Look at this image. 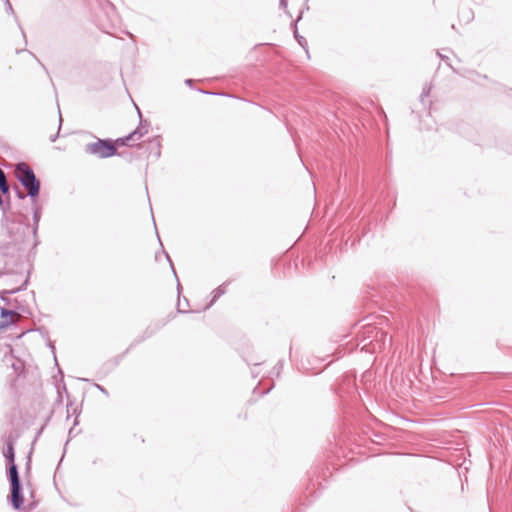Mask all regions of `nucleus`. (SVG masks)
<instances>
[{
	"label": "nucleus",
	"instance_id": "f257e3e1",
	"mask_svg": "<svg viewBox=\"0 0 512 512\" xmlns=\"http://www.w3.org/2000/svg\"><path fill=\"white\" fill-rule=\"evenodd\" d=\"M15 176L27 190V196L33 199L39 197L41 182L27 163L19 162L15 165Z\"/></svg>",
	"mask_w": 512,
	"mask_h": 512
},
{
	"label": "nucleus",
	"instance_id": "f03ea898",
	"mask_svg": "<svg viewBox=\"0 0 512 512\" xmlns=\"http://www.w3.org/2000/svg\"><path fill=\"white\" fill-rule=\"evenodd\" d=\"M97 26L104 33L113 34L119 24V17L115 7L107 2L96 15Z\"/></svg>",
	"mask_w": 512,
	"mask_h": 512
},
{
	"label": "nucleus",
	"instance_id": "7ed1b4c3",
	"mask_svg": "<svg viewBox=\"0 0 512 512\" xmlns=\"http://www.w3.org/2000/svg\"><path fill=\"white\" fill-rule=\"evenodd\" d=\"M7 479L10 485V494L8 500L15 510L21 509L24 503L23 486L19 475V470L14 467L11 469V473H7Z\"/></svg>",
	"mask_w": 512,
	"mask_h": 512
},
{
	"label": "nucleus",
	"instance_id": "20e7f679",
	"mask_svg": "<svg viewBox=\"0 0 512 512\" xmlns=\"http://www.w3.org/2000/svg\"><path fill=\"white\" fill-rule=\"evenodd\" d=\"M7 479L10 485V494L8 500L15 510L21 509L24 503L23 486L19 475V470L14 467L11 469V473H7Z\"/></svg>",
	"mask_w": 512,
	"mask_h": 512
},
{
	"label": "nucleus",
	"instance_id": "39448f33",
	"mask_svg": "<svg viewBox=\"0 0 512 512\" xmlns=\"http://www.w3.org/2000/svg\"><path fill=\"white\" fill-rule=\"evenodd\" d=\"M84 151L100 159H106L116 155V145L110 138H97L96 142L87 143Z\"/></svg>",
	"mask_w": 512,
	"mask_h": 512
},
{
	"label": "nucleus",
	"instance_id": "423d86ee",
	"mask_svg": "<svg viewBox=\"0 0 512 512\" xmlns=\"http://www.w3.org/2000/svg\"><path fill=\"white\" fill-rule=\"evenodd\" d=\"M16 436L13 434H9L4 438L5 447L3 449V456L6 460L7 471L6 473H11L12 467L18 470V466L15 463V444H16Z\"/></svg>",
	"mask_w": 512,
	"mask_h": 512
},
{
	"label": "nucleus",
	"instance_id": "0eeeda50",
	"mask_svg": "<svg viewBox=\"0 0 512 512\" xmlns=\"http://www.w3.org/2000/svg\"><path fill=\"white\" fill-rule=\"evenodd\" d=\"M32 205V214H33V224H32V234L35 239L34 246L38 245L39 241L37 239L39 222L42 215V207L38 203V198H30Z\"/></svg>",
	"mask_w": 512,
	"mask_h": 512
},
{
	"label": "nucleus",
	"instance_id": "6e6552de",
	"mask_svg": "<svg viewBox=\"0 0 512 512\" xmlns=\"http://www.w3.org/2000/svg\"><path fill=\"white\" fill-rule=\"evenodd\" d=\"M165 325V323H154V324H150L146 329L145 331L143 332V335L140 337V338H137L135 339L132 344L130 345V347L127 349V351L132 348L133 346L139 344L140 342L144 341L145 339H148L150 337H152L155 333H157L163 326Z\"/></svg>",
	"mask_w": 512,
	"mask_h": 512
},
{
	"label": "nucleus",
	"instance_id": "1a4fd4ad",
	"mask_svg": "<svg viewBox=\"0 0 512 512\" xmlns=\"http://www.w3.org/2000/svg\"><path fill=\"white\" fill-rule=\"evenodd\" d=\"M14 314V310H9L6 308L0 309V330H5L12 324V318Z\"/></svg>",
	"mask_w": 512,
	"mask_h": 512
},
{
	"label": "nucleus",
	"instance_id": "9d476101",
	"mask_svg": "<svg viewBox=\"0 0 512 512\" xmlns=\"http://www.w3.org/2000/svg\"><path fill=\"white\" fill-rule=\"evenodd\" d=\"M230 281L224 282L222 285L218 286L216 289L212 291V299L211 301L206 305L205 309H209L222 295L225 294V286L228 285Z\"/></svg>",
	"mask_w": 512,
	"mask_h": 512
},
{
	"label": "nucleus",
	"instance_id": "9b49d317",
	"mask_svg": "<svg viewBox=\"0 0 512 512\" xmlns=\"http://www.w3.org/2000/svg\"><path fill=\"white\" fill-rule=\"evenodd\" d=\"M28 281H29V277H27L25 279V281L23 282V284L20 287L15 288V289H11V290H4V291H2L0 293V299L2 301H4V302L8 303L9 302V295L15 294V293H17L19 291L24 290L26 288L27 284H28Z\"/></svg>",
	"mask_w": 512,
	"mask_h": 512
},
{
	"label": "nucleus",
	"instance_id": "f8f14e48",
	"mask_svg": "<svg viewBox=\"0 0 512 512\" xmlns=\"http://www.w3.org/2000/svg\"><path fill=\"white\" fill-rule=\"evenodd\" d=\"M136 133L137 132H131L129 133L128 135L124 136V137H119L117 138L116 140H113V142H115V145H116V149L119 147V146H132L130 144V141L132 140H135L136 139ZM116 155H118V152L116 151Z\"/></svg>",
	"mask_w": 512,
	"mask_h": 512
},
{
	"label": "nucleus",
	"instance_id": "ddd939ff",
	"mask_svg": "<svg viewBox=\"0 0 512 512\" xmlns=\"http://www.w3.org/2000/svg\"><path fill=\"white\" fill-rule=\"evenodd\" d=\"M137 110H138V114H139V117H140V124L132 132H137L136 133V139H140L142 136H144L145 134L148 133L149 123H147L146 121L143 122L141 111L138 108H137Z\"/></svg>",
	"mask_w": 512,
	"mask_h": 512
},
{
	"label": "nucleus",
	"instance_id": "4468645a",
	"mask_svg": "<svg viewBox=\"0 0 512 512\" xmlns=\"http://www.w3.org/2000/svg\"><path fill=\"white\" fill-rule=\"evenodd\" d=\"M149 147H150V151L152 152L153 150H155V156L158 158L160 157L161 155V151H160V148H161V141H160V137H153L149 140Z\"/></svg>",
	"mask_w": 512,
	"mask_h": 512
},
{
	"label": "nucleus",
	"instance_id": "2eb2a0df",
	"mask_svg": "<svg viewBox=\"0 0 512 512\" xmlns=\"http://www.w3.org/2000/svg\"><path fill=\"white\" fill-rule=\"evenodd\" d=\"M302 18V12H300L298 18L296 19L295 22L292 23V27H293V32H294V36L296 38V40L298 41V43L304 47V45L306 44V40L304 39V37L300 36L299 33H298V29H297V22Z\"/></svg>",
	"mask_w": 512,
	"mask_h": 512
},
{
	"label": "nucleus",
	"instance_id": "dca6fc26",
	"mask_svg": "<svg viewBox=\"0 0 512 512\" xmlns=\"http://www.w3.org/2000/svg\"><path fill=\"white\" fill-rule=\"evenodd\" d=\"M0 194L2 195V197H6L7 199L10 198V186H9V183L7 181V179H5L3 182L0 183Z\"/></svg>",
	"mask_w": 512,
	"mask_h": 512
},
{
	"label": "nucleus",
	"instance_id": "f3484780",
	"mask_svg": "<svg viewBox=\"0 0 512 512\" xmlns=\"http://www.w3.org/2000/svg\"><path fill=\"white\" fill-rule=\"evenodd\" d=\"M11 367L15 371L16 374L20 375L24 371V363L23 361L17 359L12 362Z\"/></svg>",
	"mask_w": 512,
	"mask_h": 512
},
{
	"label": "nucleus",
	"instance_id": "a211bd4d",
	"mask_svg": "<svg viewBox=\"0 0 512 512\" xmlns=\"http://www.w3.org/2000/svg\"><path fill=\"white\" fill-rule=\"evenodd\" d=\"M432 86L430 84H426L423 87L422 93L420 95V101L425 104V98L429 97Z\"/></svg>",
	"mask_w": 512,
	"mask_h": 512
},
{
	"label": "nucleus",
	"instance_id": "6ab92c4d",
	"mask_svg": "<svg viewBox=\"0 0 512 512\" xmlns=\"http://www.w3.org/2000/svg\"><path fill=\"white\" fill-rule=\"evenodd\" d=\"M372 332H375V335L372 336L375 340H379L381 339L383 341V344H385V341L387 339V333H385L384 331L382 330H377V329H373Z\"/></svg>",
	"mask_w": 512,
	"mask_h": 512
},
{
	"label": "nucleus",
	"instance_id": "aec40b11",
	"mask_svg": "<svg viewBox=\"0 0 512 512\" xmlns=\"http://www.w3.org/2000/svg\"><path fill=\"white\" fill-rule=\"evenodd\" d=\"M283 365H284V361L283 360H279L277 362V364L273 367L272 371H271V375H275L276 377H279L282 369H283Z\"/></svg>",
	"mask_w": 512,
	"mask_h": 512
},
{
	"label": "nucleus",
	"instance_id": "412c9836",
	"mask_svg": "<svg viewBox=\"0 0 512 512\" xmlns=\"http://www.w3.org/2000/svg\"><path fill=\"white\" fill-rule=\"evenodd\" d=\"M62 122H63L62 115H61V113L59 112V127H58V131H60V129H61ZM58 136H59V132H57V134H55V135H52V136L50 137V141H51V142H55V141H56V139L58 138Z\"/></svg>",
	"mask_w": 512,
	"mask_h": 512
},
{
	"label": "nucleus",
	"instance_id": "4be33fe9",
	"mask_svg": "<svg viewBox=\"0 0 512 512\" xmlns=\"http://www.w3.org/2000/svg\"><path fill=\"white\" fill-rule=\"evenodd\" d=\"M8 207L9 205L5 203L2 195L0 194V209L5 212L8 209Z\"/></svg>",
	"mask_w": 512,
	"mask_h": 512
},
{
	"label": "nucleus",
	"instance_id": "5701e85b",
	"mask_svg": "<svg viewBox=\"0 0 512 512\" xmlns=\"http://www.w3.org/2000/svg\"><path fill=\"white\" fill-rule=\"evenodd\" d=\"M164 253H165V256H166L167 260L170 262V266H171V268H172V271H173V273H174L175 277H177L176 271H175V269H174V266H173V263H172V261H171V258H170V256H169V254H168L167 252H165V251H164ZM176 279L178 280V278H176Z\"/></svg>",
	"mask_w": 512,
	"mask_h": 512
},
{
	"label": "nucleus",
	"instance_id": "b1692460",
	"mask_svg": "<svg viewBox=\"0 0 512 512\" xmlns=\"http://www.w3.org/2000/svg\"><path fill=\"white\" fill-rule=\"evenodd\" d=\"M5 6H6L7 12L12 13V14L14 13L12 5L9 0H5Z\"/></svg>",
	"mask_w": 512,
	"mask_h": 512
},
{
	"label": "nucleus",
	"instance_id": "393cba45",
	"mask_svg": "<svg viewBox=\"0 0 512 512\" xmlns=\"http://www.w3.org/2000/svg\"><path fill=\"white\" fill-rule=\"evenodd\" d=\"M96 387H97V389H98L101 393H103L104 395L108 396V391H107L103 386H101V385H99V384H96Z\"/></svg>",
	"mask_w": 512,
	"mask_h": 512
},
{
	"label": "nucleus",
	"instance_id": "a878e982",
	"mask_svg": "<svg viewBox=\"0 0 512 512\" xmlns=\"http://www.w3.org/2000/svg\"><path fill=\"white\" fill-rule=\"evenodd\" d=\"M466 13V21L469 22L473 18V12L470 9H468Z\"/></svg>",
	"mask_w": 512,
	"mask_h": 512
},
{
	"label": "nucleus",
	"instance_id": "bb28decb",
	"mask_svg": "<svg viewBox=\"0 0 512 512\" xmlns=\"http://www.w3.org/2000/svg\"><path fill=\"white\" fill-rule=\"evenodd\" d=\"M10 247V243H6L4 245H2L0 248L3 250V253L6 255L8 254V252H6Z\"/></svg>",
	"mask_w": 512,
	"mask_h": 512
},
{
	"label": "nucleus",
	"instance_id": "cd10ccee",
	"mask_svg": "<svg viewBox=\"0 0 512 512\" xmlns=\"http://www.w3.org/2000/svg\"><path fill=\"white\" fill-rule=\"evenodd\" d=\"M279 6H280V8L286 9L287 8V0H279Z\"/></svg>",
	"mask_w": 512,
	"mask_h": 512
},
{
	"label": "nucleus",
	"instance_id": "c85d7f7f",
	"mask_svg": "<svg viewBox=\"0 0 512 512\" xmlns=\"http://www.w3.org/2000/svg\"><path fill=\"white\" fill-rule=\"evenodd\" d=\"M6 178L4 171L0 168V183L3 182Z\"/></svg>",
	"mask_w": 512,
	"mask_h": 512
},
{
	"label": "nucleus",
	"instance_id": "c756f323",
	"mask_svg": "<svg viewBox=\"0 0 512 512\" xmlns=\"http://www.w3.org/2000/svg\"><path fill=\"white\" fill-rule=\"evenodd\" d=\"M16 194L19 199L25 198V195L18 188H16Z\"/></svg>",
	"mask_w": 512,
	"mask_h": 512
},
{
	"label": "nucleus",
	"instance_id": "7c9ffc66",
	"mask_svg": "<svg viewBox=\"0 0 512 512\" xmlns=\"http://www.w3.org/2000/svg\"><path fill=\"white\" fill-rule=\"evenodd\" d=\"M274 387V384H272L269 388H267L266 390L262 391L260 394L261 395H265V394H268L270 392V390Z\"/></svg>",
	"mask_w": 512,
	"mask_h": 512
},
{
	"label": "nucleus",
	"instance_id": "2f4dec72",
	"mask_svg": "<svg viewBox=\"0 0 512 512\" xmlns=\"http://www.w3.org/2000/svg\"><path fill=\"white\" fill-rule=\"evenodd\" d=\"M193 80L192 79H186L185 84L188 86H192Z\"/></svg>",
	"mask_w": 512,
	"mask_h": 512
},
{
	"label": "nucleus",
	"instance_id": "473e14b6",
	"mask_svg": "<svg viewBox=\"0 0 512 512\" xmlns=\"http://www.w3.org/2000/svg\"><path fill=\"white\" fill-rule=\"evenodd\" d=\"M437 54H438V56H439L442 60H444V61L448 60V57H447V56H444V55L440 54L439 52H437Z\"/></svg>",
	"mask_w": 512,
	"mask_h": 512
},
{
	"label": "nucleus",
	"instance_id": "72a5a7b5",
	"mask_svg": "<svg viewBox=\"0 0 512 512\" xmlns=\"http://www.w3.org/2000/svg\"><path fill=\"white\" fill-rule=\"evenodd\" d=\"M336 354H337V355H336V358H341V357H342V355H343L340 351H337V352H336Z\"/></svg>",
	"mask_w": 512,
	"mask_h": 512
},
{
	"label": "nucleus",
	"instance_id": "f704fd0d",
	"mask_svg": "<svg viewBox=\"0 0 512 512\" xmlns=\"http://www.w3.org/2000/svg\"><path fill=\"white\" fill-rule=\"evenodd\" d=\"M258 374H259V372H256L255 370H252V376H253V377H257V376H258Z\"/></svg>",
	"mask_w": 512,
	"mask_h": 512
},
{
	"label": "nucleus",
	"instance_id": "c9c22d12",
	"mask_svg": "<svg viewBox=\"0 0 512 512\" xmlns=\"http://www.w3.org/2000/svg\"><path fill=\"white\" fill-rule=\"evenodd\" d=\"M49 347L52 349V351L54 352V345L51 341H49Z\"/></svg>",
	"mask_w": 512,
	"mask_h": 512
},
{
	"label": "nucleus",
	"instance_id": "e433bc0d",
	"mask_svg": "<svg viewBox=\"0 0 512 512\" xmlns=\"http://www.w3.org/2000/svg\"><path fill=\"white\" fill-rule=\"evenodd\" d=\"M26 469H27V470H29V469H30V460L27 462Z\"/></svg>",
	"mask_w": 512,
	"mask_h": 512
},
{
	"label": "nucleus",
	"instance_id": "4c0bfd02",
	"mask_svg": "<svg viewBox=\"0 0 512 512\" xmlns=\"http://www.w3.org/2000/svg\"><path fill=\"white\" fill-rule=\"evenodd\" d=\"M180 289H181V285H180V283L178 282V284H177V290H178V292H180Z\"/></svg>",
	"mask_w": 512,
	"mask_h": 512
},
{
	"label": "nucleus",
	"instance_id": "58836bf2",
	"mask_svg": "<svg viewBox=\"0 0 512 512\" xmlns=\"http://www.w3.org/2000/svg\"><path fill=\"white\" fill-rule=\"evenodd\" d=\"M178 312H179V313H186V311H185V310H182V309H180L179 307H178Z\"/></svg>",
	"mask_w": 512,
	"mask_h": 512
},
{
	"label": "nucleus",
	"instance_id": "ea45409f",
	"mask_svg": "<svg viewBox=\"0 0 512 512\" xmlns=\"http://www.w3.org/2000/svg\"><path fill=\"white\" fill-rule=\"evenodd\" d=\"M127 35L132 39L134 38L133 34H131L130 32H127Z\"/></svg>",
	"mask_w": 512,
	"mask_h": 512
},
{
	"label": "nucleus",
	"instance_id": "a19ab883",
	"mask_svg": "<svg viewBox=\"0 0 512 512\" xmlns=\"http://www.w3.org/2000/svg\"><path fill=\"white\" fill-rule=\"evenodd\" d=\"M254 393H257L258 392V387H255L254 390H253Z\"/></svg>",
	"mask_w": 512,
	"mask_h": 512
},
{
	"label": "nucleus",
	"instance_id": "79ce46f5",
	"mask_svg": "<svg viewBox=\"0 0 512 512\" xmlns=\"http://www.w3.org/2000/svg\"><path fill=\"white\" fill-rule=\"evenodd\" d=\"M57 392H58V394H59V397H61V394H60V389H59V387L57 388Z\"/></svg>",
	"mask_w": 512,
	"mask_h": 512
}]
</instances>
